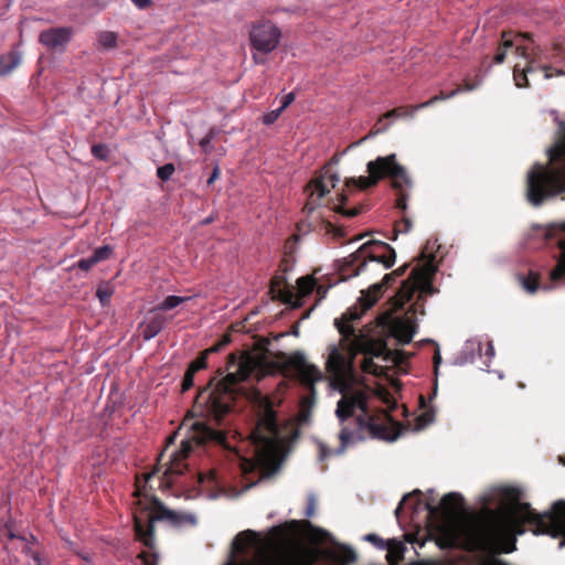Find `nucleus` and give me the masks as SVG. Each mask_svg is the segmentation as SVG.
<instances>
[{
	"instance_id": "7c9ffc66",
	"label": "nucleus",
	"mask_w": 565,
	"mask_h": 565,
	"mask_svg": "<svg viewBox=\"0 0 565 565\" xmlns=\"http://www.w3.org/2000/svg\"><path fill=\"white\" fill-rule=\"evenodd\" d=\"M521 286L530 294H534L541 287L540 275L535 271L530 270L526 276H518Z\"/></svg>"
},
{
	"instance_id": "e2e57ef3",
	"label": "nucleus",
	"mask_w": 565,
	"mask_h": 565,
	"mask_svg": "<svg viewBox=\"0 0 565 565\" xmlns=\"http://www.w3.org/2000/svg\"><path fill=\"white\" fill-rule=\"evenodd\" d=\"M509 498L518 500V492L514 489H509L505 493Z\"/></svg>"
},
{
	"instance_id": "680f3d73",
	"label": "nucleus",
	"mask_w": 565,
	"mask_h": 565,
	"mask_svg": "<svg viewBox=\"0 0 565 565\" xmlns=\"http://www.w3.org/2000/svg\"><path fill=\"white\" fill-rule=\"evenodd\" d=\"M64 544H65V547H67L70 551H72L73 553H76L78 550L75 545V543H73L72 541L70 540H66L64 539Z\"/></svg>"
},
{
	"instance_id": "2f4dec72",
	"label": "nucleus",
	"mask_w": 565,
	"mask_h": 565,
	"mask_svg": "<svg viewBox=\"0 0 565 565\" xmlns=\"http://www.w3.org/2000/svg\"><path fill=\"white\" fill-rule=\"evenodd\" d=\"M299 527V522L294 520L282 525L274 526L270 530V534L275 536L277 540L285 541L291 534V532H296Z\"/></svg>"
},
{
	"instance_id": "aec40b11",
	"label": "nucleus",
	"mask_w": 565,
	"mask_h": 565,
	"mask_svg": "<svg viewBox=\"0 0 565 565\" xmlns=\"http://www.w3.org/2000/svg\"><path fill=\"white\" fill-rule=\"evenodd\" d=\"M167 318L161 313H154L148 317L141 324V335L143 340L149 341L158 335L166 327Z\"/></svg>"
},
{
	"instance_id": "de8ad7c7",
	"label": "nucleus",
	"mask_w": 565,
	"mask_h": 565,
	"mask_svg": "<svg viewBox=\"0 0 565 565\" xmlns=\"http://www.w3.org/2000/svg\"><path fill=\"white\" fill-rule=\"evenodd\" d=\"M215 134H214V130L211 129L209 131V134L202 138L199 142L200 147L202 148V150L205 152V153H209L210 150H211V141L213 140Z\"/></svg>"
},
{
	"instance_id": "a211bd4d",
	"label": "nucleus",
	"mask_w": 565,
	"mask_h": 565,
	"mask_svg": "<svg viewBox=\"0 0 565 565\" xmlns=\"http://www.w3.org/2000/svg\"><path fill=\"white\" fill-rule=\"evenodd\" d=\"M73 35L72 28L61 26L44 30L39 35V42L49 50L64 49Z\"/></svg>"
},
{
	"instance_id": "b1692460",
	"label": "nucleus",
	"mask_w": 565,
	"mask_h": 565,
	"mask_svg": "<svg viewBox=\"0 0 565 565\" xmlns=\"http://www.w3.org/2000/svg\"><path fill=\"white\" fill-rule=\"evenodd\" d=\"M285 285V278L281 276H275L270 280V287L269 292L271 294L273 298L279 299L280 301L285 303H291L294 300V292Z\"/></svg>"
},
{
	"instance_id": "7ed1b4c3",
	"label": "nucleus",
	"mask_w": 565,
	"mask_h": 565,
	"mask_svg": "<svg viewBox=\"0 0 565 565\" xmlns=\"http://www.w3.org/2000/svg\"><path fill=\"white\" fill-rule=\"evenodd\" d=\"M335 414L343 425L339 434L340 446L335 455H342L348 445L354 439H363L367 433L372 438L394 440L396 434H391L386 422L390 415L381 413L377 417L370 414L369 404L363 393L343 395L338 404Z\"/></svg>"
},
{
	"instance_id": "f8f14e48",
	"label": "nucleus",
	"mask_w": 565,
	"mask_h": 565,
	"mask_svg": "<svg viewBox=\"0 0 565 565\" xmlns=\"http://www.w3.org/2000/svg\"><path fill=\"white\" fill-rule=\"evenodd\" d=\"M281 36V30L273 21L262 19L253 22L248 32L253 62L265 64L266 55L278 47Z\"/></svg>"
},
{
	"instance_id": "13d9d810",
	"label": "nucleus",
	"mask_w": 565,
	"mask_h": 565,
	"mask_svg": "<svg viewBox=\"0 0 565 565\" xmlns=\"http://www.w3.org/2000/svg\"><path fill=\"white\" fill-rule=\"evenodd\" d=\"M131 2L139 9H145L150 6L151 0H131Z\"/></svg>"
},
{
	"instance_id": "bb28decb",
	"label": "nucleus",
	"mask_w": 565,
	"mask_h": 565,
	"mask_svg": "<svg viewBox=\"0 0 565 565\" xmlns=\"http://www.w3.org/2000/svg\"><path fill=\"white\" fill-rule=\"evenodd\" d=\"M258 540V534L252 530L239 532L233 541V548L236 552H245Z\"/></svg>"
},
{
	"instance_id": "39448f33",
	"label": "nucleus",
	"mask_w": 565,
	"mask_h": 565,
	"mask_svg": "<svg viewBox=\"0 0 565 565\" xmlns=\"http://www.w3.org/2000/svg\"><path fill=\"white\" fill-rule=\"evenodd\" d=\"M135 497L137 509L134 512V530L138 541H140L149 552L142 551L138 558L143 565H158L159 555L154 551V521L164 519L175 521L177 513L167 509L164 504L153 494L147 492L146 486H137Z\"/></svg>"
},
{
	"instance_id": "2eb2a0df",
	"label": "nucleus",
	"mask_w": 565,
	"mask_h": 565,
	"mask_svg": "<svg viewBox=\"0 0 565 565\" xmlns=\"http://www.w3.org/2000/svg\"><path fill=\"white\" fill-rule=\"evenodd\" d=\"M339 181V174L329 173V171H326L320 177L312 179L305 189L308 193V198L303 206V211L312 213L321 205V200L330 192V188H335Z\"/></svg>"
},
{
	"instance_id": "5701e85b",
	"label": "nucleus",
	"mask_w": 565,
	"mask_h": 565,
	"mask_svg": "<svg viewBox=\"0 0 565 565\" xmlns=\"http://www.w3.org/2000/svg\"><path fill=\"white\" fill-rule=\"evenodd\" d=\"M395 277L393 273L386 274L382 280V284H375L370 287L366 291H362L361 297L358 300V305L354 307L363 308V303L373 298L376 295V301L380 299L383 292V287H388L395 281Z\"/></svg>"
},
{
	"instance_id": "6e6552de",
	"label": "nucleus",
	"mask_w": 565,
	"mask_h": 565,
	"mask_svg": "<svg viewBox=\"0 0 565 565\" xmlns=\"http://www.w3.org/2000/svg\"><path fill=\"white\" fill-rule=\"evenodd\" d=\"M565 191V152L554 157L552 163L544 167L536 163L527 173L526 198L534 206Z\"/></svg>"
},
{
	"instance_id": "cd10ccee",
	"label": "nucleus",
	"mask_w": 565,
	"mask_h": 565,
	"mask_svg": "<svg viewBox=\"0 0 565 565\" xmlns=\"http://www.w3.org/2000/svg\"><path fill=\"white\" fill-rule=\"evenodd\" d=\"M21 62V55L17 51L0 55V76L10 74Z\"/></svg>"
},
{
	"instance_id": "72a5a7b5",
	"label": "nucleus",
	"mask_w": 565,
	"mask_h": 565,
	"mask_svg": "<svg viewBox=\"0 0 565 565\" xmlns=\"http://www.w3.org/2000/svg\"><path fill=\"white\" fill-rule=\"evenodd\" d=\"M191 298H189V297H180V296L171 295V296L166 297L164 300L156 307V310L168 311V310H171V309L184 303L185 301H188Z\"/></svg>"
},
{
	"instance_id": "0e129e2a",
	"label": "nucleus",
	"mask_w": 565,
	"mask_h": 565,
	"mask_svg": "<svg viewBox=\"0 0 565 565\" xmlns=\"http://www.w3.org/2000/svg\"><path fill=\"white\" fill-rule=\"evenodd\" d=\"M440 361H441V358H440L439 352L437 351V352L435 353V355H434V364H435V369H437V367H438V364L440 363Z\"/></svg>"
},
{
	"instance_id": "a19ab883",
	"label": "nucleus",
	"mask_w": 565,
	"mask_h": 565,
	"mask_svg": "<svg viewBox=\"0 0 565 565\" xmlns=\"http://www.w3.org/2000/svg\"><path fill=\"white\" fill-rule=\"evenodd\" d=\"M321 227L324 230L327 234H332L334 237H342L344 236V232L337 227L333 223L327 220L321 221Z\"/></svg>"
},
{
	"instance_id": "20e7f679",
	"label": "nucleus",
	"mask_w": 565,
	"mask_h": 565,
	"mask_svg": "<svg viewBox=\"0 0 565 565\" xmlns=\"http://www.w3.org/2000/svg\"><path fill=\"white\" fill-rule=\"evenodd\" d=\"M253 404L256 423L249 433V439L254 446V460L246 461L245 465L250 470L259 469L262 476H266L281 448L282 437L271 398L256 392Z\"/></svg>"
},
{
	"instance_id": "dca6fc26",
	"label": "nucleus",
	"mask_w": 565,
	"mask_h": 565,
	"mask_svg": "<svg viewBox=\"0 0 565 565\" xmlns=\"http://www.w3.org/2000/svg\"><path fill=\"white\" fill-rule=\"evenodd\" d=\"M427 510V520L438 518L443 514L447 519H456L465 513V499L458 492H450L445 494L440 501V505H436L433 502L427 501L425 504Z\"/></svg>"
},
{
	"instance_id": "338daca9",
	"label": "nucleus",
	"mask_w": 565,
	"mask_h": 565,
	"mask_svg": "<svg viewBox=\"0 0 565 565\" xmlns=\"http://www.w3.org/2000/svg\"><path fill=\"white\" fill-rule=\"evenodd\" d=\"M23 553H25L28 556H30L32 558V553H35V552L32 551L29 546H25L23 548Z\"/></svg>"
},
{
	"instance_id": "c03bdc74",
	"label": "nucleus",
	"mask_w": 565,
	"mask_h": 565,
	"mask_svg": "<svg viewBox=\"0 0 565 565\" xmlns=\"http://www.w3.org/2000/svg\"><path fill=\"white\" fill-rule=\"evenodd\" d=\"M0 539L9 540V541L14 540V539L24 540L22 536L15 535L14 532L12 531L11 526L8 523L0 529Z\"/></svg>"
},
{
	"instance_id": "423d86ee",
	"label": "nucleus",
	"mask_w": 565,
	"mask_h": 565,
	"mask_svg": "<svg viewBox=\"0 0 565 565\" xmlns=\"http://www.w3.org/2000/svg\"><path fill=\"white\" fill-rule=\"evenodd\" d=\"M490 518L484 521L475 519L463 521L462 531L468 540L479 548H498L504 553L515 550V534L524 531L522 524L512 518L489 511Z\"/></svg>"
},
{
	"instance_id": "bf43d9fd",
	"label": "nucleus",
	"mask_w": 565,
	"mask_h": 565,
	"mask_svg": "<svg viewBox=\"0 0 565 565\" xmlns=\"http://www.w3.org/2000/svg\"><path fill=\"white\" fill-rule=\"evenodd\" d=\"M402 223H403L404 228L403 230H398V231L399 232H404V233L409 232V230L412 228V221L408 217H404L402 220Z\"/></svg>"
},
{
	"instance_id": "9b49d317",
	"label": "nucleus",
	"mask_w": 565,
	"mask_h": 565,
	"mask_svg": "<svg viewBox=\"0 0 565 565\" xmlns=\"http://www.w3.org/2000/svg\"><path fill=\"white\" fill-rule=\"evenodd\" d=\"M419 259L423 264L413 268L409 277L402 282V286L396 292L395 298L399 307L408 302L416 290L425 296H433L437 292V289L433 285V278L437 271L435 263L436 256L433 253H428V243L422 250Z\"/></svg>"
},
{
	"instance_id": "69168bd1",
	"label": "nucleus",
	"mask_w": 565,
	"mask_h": 565,
	"mask_svg": "<svg viewBox=\"0 0 565 565\" xmlns=\"http://www.w3.org/2000/svg\"><path fill=\"white\" fill-rule=\"evenodd\" d=\"M75 554L77 556H79L82 559H84L85 562H90V558H89V556L87 554H84V553H82L79 551H77Z\"/></svg>"
},
{
	"instance_id": "ea45409f",
	"label": "nucleus",
	"mask_w": 565,
	"mask_h": 565,
	"mask_svg": "<svg viewBox=\"0 0 565 565\" xmlns=\"http://www.w3.org/2000/svg\"><path fill=\"white\" fill-rule=\"evenodd\" d=\"M175 171V167L173 163H166L157 169V177L161 181H168L172 177Z\"/></svg>"
},
{
	"instance_id": "f03ea898",
	"label": "nucleus",
	"mask_w": 565,
	"mask_h": 565,
	"mask_svg": "<svg viewBox=\"0 0 565 565\" xmlns=\"http://www.w3.org/2000/svg\"><path fill=\"white\" fill-rule=\"evenodd\" d=\"M232 367L235 370L230 371L221 380L211 379L206 387L202 388L194 399L193 411L217 425L234 408L238 384L246 381L255 369L249 359L238 361L235 353L227 356V370Z\"/></svg>"
},
{
	"instance_id": "c756f323",
	"label": "nucleus",
	"mask_w": 565,
	"mask_h": 565,
	"mask_svg": "<svg viewBox=\"0 0 565 565\" xmlns=\"http://www.w3.org/2000/svg\"><path fill=\"white\" fill-rule=\"evenodd\" d=\"M228 341H230V339L225 338L222 343H220L217 345H214L213 348L201 352L200 355L194 361H192L188 367L190 370L194 371L195 373L199 372L200 370L205 369L206 365H207V355H209V353L210 352L218 351L220 347L225 344V343H228Z\"/></svg>"
},
{
	"instance_id": "4468645a",
	"label": "nucleus",
	"mask_w": 565,
	"mask_h": 565,
	"mask_svg": "<svg viewBox=\"0 0 565 565\" xmlns=\"http://www.w3.org/2000/svg\"><path fill=\"white\" fill-rule=\"evenodd\" d=\"M280 371L284 374L295 373L300 383L310 387L311 391H313L315 384L323 379L321 371L315 364L308 363L300 352L290 355L282 354Z\"/></svg>"
},
{
	"instance_id": "58836bf2",
	"label": "nucleus",
	"mask_w": 565,
	"mask_h": 565,
	"mask_svg": "<svg viewBox=\"0 0 565 565\" xmlns=\"http://www.w3.org/2000/svg\"><path fill=\"white\" fill-rule=\"evenodd\" d=\"M420 495H422V491H420V490H414V491H413V492H411L409 494L405 495V497L403 498V500L398 503V505H397V508H396V510H395V515H396V518H397V519L399 518V513H401V511L403 510L404 503H405L408 499H411V498H413V497H416V498H417V499H416V502H415V504H414V507H413V510H414V511H417L418 507L422 504Z\"/></svg>"
},
{
	"instance_id": "e433bc0d",
	"label": "nucleus",
	"mask_w": 565,
	"mask_h": 565,
	"mask_svg": "<svg viewBox=\"0 0 565 565\" xmlns=\"http://www.w3.org/2000/svg\"><path fill=\"white\" fill-rule=\"evenodd\" d=\"M98 43L104 49H114L117 46V34L111 31H103L98 34Z\"/></svg>"
},
{
	"instance_id": "3c124183",
	"label": "nucleus",
	"mask_w": 565,
	"mask_h": 565,
	"mask_svg": "<svg viewBox=\"0 0 565 565\" xmlns=\"http://www.w3.org/2000/svg\"><path fill=\"white\" fill-rule=\"evenodd\" d=\"M296 95L294 92L288 93L282 97L281 106L279 107L282 111L295 100Z\"/></svg>"
},
{
	"instance_id": "6e6d98bb",
	"label": "nucleus",
	"mask_w": 565,
	"mask_h": 565,
	"mask_svg": "<svg viewBox=\"0 0 565 565\" xmlns=\"http://www.w3.org/2000/svg\"><path fill=\"white\" fill-rule=\"evenodd\" d=\"M319 450V459L321 461L326 460L331 455V451L323 444H320Z\"/></svg>"
},
{
	"instance_id": "09e8293b",
	"label": "nucleus",
	"mask_w": 565,
	"mask_h": 565,
	"mask_svg": "<svg viewBox=\"0 0 565 565\" xmlns=\"http://www.w3.org/2000/svg\"><path fill=\"white\" fill-rule=\"evenodd\" d=\"M96 296L99 299L102 305H105L109 301L111 297V290L108 287H99L96 291Z\"/></svg>"
},
{
	"instance_id": "f704fd0d",
	"label": "nucleus",
	"mask_w": 565,
	"mask_h": 565,
	"mask_svg": "<svg viewBox=\"0 0 565 565\" xmlns=\"http://www.w3.org/2000/svg\"><path fill=\"white\" fill-rule=\"evenodd\" d=\"M329 556L333 561L340 562L342 564H351L356 559L354 551L349 547H342V550L339 553L329 552Z\"/></svg>"
},
{
	"instance_id": "ddd939ff",
	"label": "nucleus",
	"mask_w": 565,
	"mask_h": 565,
	"mask_svg": "<svg viewBox=\"0 0 565 565\" xmlns=\"http://www.w3.org/2000/svg\"><path fill=\"white\" fill-rule=\"evenodd\" d=\"M312 563L313 558L310 554L277 547L268 551L259 550L255 562L230 561L225 565H312Z\"/></svg>"
},
{
	"instance_id": "1a4fd4ad",
	"label": "nucleus",
	"mask_w": 565,
	"mask_h": 565,
	"mask_svg": "<svg viewBox=\"0 0 565 565\" xmlns=\"http://www.w3.org/2000/svg\"><path fill=\"white\" fill-rule=\"evenodd\" d=\"M226 434L209 426L203 420H196L191 425V436L182 440L180 448L170 455L168 467L164 471L167 482L172 483L174 476H182L189 468L186 459L194 446L215 445L227 447Z\"/></svg>"
},
{
	"instance_id": "8fccbe9b",
	"label": "nucleus",
	"mask_w": 565,
	"mask_h": 565,
	"mask_svg": "<svg viewBox=\"0 0 565 565\" xmlns=\"http://www.w3.org/2000/svg\"><path fill=\"white\" fill-rule=\"evenodd\" d=\"M316 507H317V502H316V499L313 495H310L308 498V501H307V507H306V511H305V515L307 518H312L316 513Z\"/></svg>"
},
{
	"instance_id": "a18cd8bd",
	"label": "nucleus",
	"mask_w": 565,
	"mask_h": 565,
	"mask_svg": "<svg viewBox=\"0 0 565 565\" xmlns=\"http://www.w3.org/2000/svg\"><path fill=\"white\" fill-rule=\"evenodd\" d=\"M281 113L282 110L280 108L266 113L263 116V122L267 126L273 125L279 118Z\"/></svg>"
},
{
	"instance_id": "37998d69",
	"label": "nucleus",
	"mask_w": 565,
	"mask_h": 565,
	"mask_svg": "<svg viewBox=\"0 0 565 565\" xmlns=\"http://www.w3.org/2000/svg\"><path fill=\"white\" fill-rule=\"evenodd\" d=\"M194 375H195V372L188 367L185 373H184V376H183V380H182V384H181V392L182 393H184V392L189 391L191 387H193V385H194Z\"/></svg>"
},
{
	"instance_id": "4d7b16f0",
	"label": "nucleus",
	"mask_w": 565,
	"mask_h": 565,
	"mask_svg": "<svg viewBox=\"0 0 565 565\" xmlns=\"http://www.w3.org/2000/svg\"><path fill=\"white\" fill-rule=\"evenodd\" d=\"M32 559L36 565H50V562L46 558H42L39 553H32Z\"/></svg>"
},
{
	"instance_id": "c9c22d12",
	"label": "nucleus",
	"mask_w": 565,
	"mask_h": 565,
	"mask_svg": "<svg viewBox=\"0 0 565 565\" xmlns=\"http://www.w3.org/2000/svg\"><path fill=\"white\" fill-rule=\"evenodd\" d=\"M299 294L302 297L310 295L316 286V279L311 276H303L297 280Z\"/></svg>"
},
{
	"instance_id": "a878e982",
	"label": "nucleus",
	"mask_w": 565,
	"mask_h": 565,
	"mask_svg": "<svg viewBox=\"0 0 565 565\" xmlns=\"http://www.w3.org/2000/svg\"><path fill=\"white\" fill-rule=\"evenodd\" d=\"M413 107L414 106H401V107H396V108H393L388 111H386L377 121V124L375 125V130L372 131V134H379V132H382L384 131L388 125H384L383 127H379V125L383 121V119H388V118H401V117H413L414 114L417 111V110H413Z\"/></svg>"
},
{
	"instance_id": "5fc2aeb1",
	"label": "nucleus",
	"mask_w": 565,
	"mask_h": 565,
	"mask_svg": "<svg viewBox=\"0 0 565 565\" xmlns=\"http://www.w3.org/2000/svg\"><path fill=\"white\" fill-rule=\"evenodd\" d=\"M419 425H427L433 422V414L430 412H425L418 417Z\"/></svg>"
},
{
	"instance_id": "c85d7f7f",
	"label": "nucleus",
	"mask_w": 565,
	"mask_h": 565,
	"mask_svg": "<svg viewBox=\"0 0 565 565\" xmlns=\"http://www.w3.org/2000/svg\"><path fill=\"white\" fill-rule=\"evenodd\" d=\"M561 255L557 259V264L550 273V279L552 282H558L565 279V242L559 243Z\"/></svg>"
},
{
	"instance_id": "052dcab7",
	"label": "nucleus",
	"mask_w": 565,
	"mask_h": 565,
	"mask_svg": "<svg viewBox=\"0 0 565 565\" xmlns=\"http://www.w3.org/2000/svg\"><path fill=\"white\" fill-rule=\"evenodd\" d=\"M406 269H407V265H403L392 273L394 274V277L397 278V277H402L406 273Z\"/></svg>"
},
{
	"instance_id": "6ab92c4d",
	"label": "nucleus",
	"mask_w": 565,
	"mask_h": 565,
	"mask_svg": "<svg viewBox=\"0 0 565 565\" xmlns=\"http://www.w3.org/2000/svg\"><path fill=\"white\" fill-rule=\"evenodd\" d=\"M366 266L364 255L359 249L338 262V271L342 280L358 276Z\"/></svg>"
},
{
	"instance_id": "774afa93",
	"label": "nucleus",
	"mask_w": 565,
	"mask_h": 565,
	"mask_svg": "<svg viewBox=\"0 0 565 565\" xmlns=\"http://www.w3.org/2000/svg\"><path fill=\"white\" fill-rule=\"evenodd\" d=\"M487 354H493V348L492 345H489L488 350H487Z\"/></svg>"
},
{
	"instance_id": "9d476101",
	"label": "nucleus",
	"mask_w": 565,
	"mask_h": 565,
	"mask_svg": "<svg viewBox=\"0 0 565 565\" xmlns=\"http://www.w3.org/2000/svg\"><path fill=\"white\" fill-rule=\"evenodd\" d=\"M520 40H527L532 41V34L531 33H518L512 38V32H502V40L498 47V51L494 55V63L501 64L505 61L507 52L509 49H512L515 46V54L522 56L526 63L524 66H521L520 63H516L513 67V79L515 82V85L520 88L522 87H529V78L527 74L533 73L537 70L544 71L545 78H550L552 76L551 73H548V67L539 65L535 66L536 60L540 54V50L536 46L530 47L529 45H524L520 42Z\"/></svg>"
},
{
	"instance_id": "4c0bfd02",
	"label": "nucleus",
	"mask_w": 565,
	"mask_h": 565,
	"mask_svg": "<svg viewBox=\"0 0 565 565\" xmlns=\"http://www.w3.org/2000/svg\"><path fill=\"white\" fill-rule=\"evenodd\" d=\"M373 358L377 356L373 354H364V359L362 361V370L365 373L377 375L380 373V366L373 361Z\"/></svg>"
},
{
	"instance_id": "864d4df0",
	"label": "nucleus",
	"mask_w": 565,
	"mask_h": 565,
	"mask_svg": "<svg viewBox=\"0 0 565 565\" xmlns=\"http://www.w3.org/2000/svg\"><path fill=\"white\" fill-rule=\"evenodd\" d=\"M221 171L218 166H215L210 178L206 181L207 185H212L218 178H220Z\"/></svg>"
},
{
	"instance_id": "49530a36",
	"label": "nucleus",
	"mask_w": 565,
	"mask_h": 565,
	"mask_svg": "<svg viewBox=\"0 0 565 565\" xmlns=\"http://www.w3.org/2000/svg\"><path fill=\"white\" fill-rule=\"evenodd\" d=\"M364 540L367 542H371L373 545H375L376 547H379L381 550H384L386 547L385 541L382 537H380L377 534L369 533L364 536Z\"/></svg>"
},
{
	"instance_id": "f257e3e1",
	"label": "nucleus",
	"mask_w": 565,
	"mask_h": 565,
	"mask_svg": "<svg viewBox=\"0 0 565 565\" xmlns=\"http://www.w3.org/2000/svg\"><path fill=\"white\" fill-rule=\"evenodd\" d=\"M376 303V295L363 303V308L351 307L340 318L334 320L341 339L338 345L329 347L326 370L335 383H342L352 367V360L358 353L384 356L387 353L386 343L376 340L363 330H356L355 322Z\"/></svg>"
},
{
	"instance_id": "4be33fe9",
	"label": "nucleus",
	"mask_w": 565,
	"mask_h": 565,
	"mask_svg": "<svg viewBox=\"0 0 565 565\" xmlns=\"http://www.w3.org/2000/svg\"><path fill=\"white\" fill-rule=\"evenodd\" d=\"M113 255V248L109 245H104L98 248H96L92 256L87 258H81L76 266L81 270L88 271L90 268H93L95 265H97L100 262L107 260Z\"/></svg>"
},
{
	"instance_id": "f3484780",
	"label": "nucleus",
	"mask_w": 565,
	"mask_h": 565,
	"mask_svg": "<svg viewBox=\"0 0 565 565\" xmlns=\"http://www.w3.org/2000/svg\"><path fill=\"white\" fill-rule=\"evenodd\" d=\"M361 253L367 260L383 264L385 268H391L396 259L395 249L387 243L381 241H370L361 246Z\"/></svg>"
},
{
	"instance_id": "473e14b6",
	"label": "nucleus",
	"mask_w": 565,
	"mask_h": 565,
	"mask_svg": "<svg viewBox=\"0 0 565 565\" xmlns=\"http://www.w3.org/2000/svg\"><path fill=\"white\" fill-rule=\"evenodd\" d=\"M459 93H461V88L460 87H456L455 89H452L449 93H445V92L441 90L439 94L433 96L430 99H428V100H426L424 103L414 105L413 110H420V109L427 108L429 106L435 105L437 102H441V100H446V99L452 98L456 95H458Z\"/></svg>"
},
{
	"instance_id": "412c9836",
	"label": "nucleus",
	"mask_w": 565,
	"mask_h": 565,
	"mask_svg": "<svg viewBox=\"0 0 565 565\" xmlns=\"http://www.w3.org/2000/svg\"><path fill=\"white\" fill-rule=\"evenodd\" d=\"M415 332L416 326L409 319H397L393 322L392 334L401 344L411 343Z\"/></svg>"
},
{
	"instance_id": "0eeeda50",
	"label": "nucleus",
	"mask_w": 565,
	"mask_h": 565,
	"mask_svg": "<svg viewBox=\"0 0 565 565\" xmlns=\"http://www.w3.org/2000/svg\"><path fill=\"white\" fill-rule=\"evenodd\" d=\"M367 177L349 178L345 180L347 188L367 190L375 186L381 180L388 178L392 188L396 191V207L405 211L407 209V191L413 186V181L406 169L396 160V154L377 157L366 164Z\"/></svg>"
},
{
	"instance_id": "79ce46f5",
	"label": "nucleus",
	"mask_w": 565,
	"mask_h": 565,
	"mask_svg": "<svg viewBox=\"0 0 565 565\" xmlns=\"http://www.w3.org/2000/svg\"><path fill=\"white\" fill-rule=\"evenodd\" d=\"M92 154L99 159V160H107L108 159V149L107 146L104 143H96L92 146Z\"/></svg>"
},
{
	"instance_id": "603ef678",
	"label": "nucleus",
	"mask_w": 565,
	"mask_h": 565,
	"mask_svg": "<svg viewBox=\"0 0 565 565\" xmlns=\"http://www.w3.org/2000/svg\"><path fill=\"white\" fill-rule=\"evenodd\" d=\"M478 86V83H473L471 81L466 79L462 85H458L457 87L461 88V92H471L476 89Z\"/></svg>"
},
{
	"instance_id": "393cba45",
	"label": "nucleus",
	"mask_w": 565,
	"mask_h": 565,
	"mask_svg": "<svg viewBox=\"0 0 565 565\" xmlns=\"http://www.w3.org/2000/svg\"><path fill=\"white\" fill-rule=\"evenodd\" d=\"M348 196L345 193H339L335 198L328 201V206L345 217H354L361 213V207L345 209L343 205L347 202Z\"/></svg>"
}]
</instances>
